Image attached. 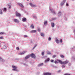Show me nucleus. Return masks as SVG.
<instances>
[{
	"label": "nucleus",
	"instance_id": "obj_1",
	"mask_svg": "<svg viewBox=\"0 0 75 75\" xmlns=\"http://www.w3.org/2000/svg\"><path fill=\"white\" fill-rule=\"evenodd\" d=\"M49 10L50 11H51L52 13H53V14H56V13L55 12V11H54L52 8H51V6H49Z\"/></svg>",
	"mask_w": 75,
	"mask_h": 75
},
{
	"label": "nucleus",
	"instance_id": "obj_2",
	"mask_svg": "<svg viewBox=\"0 0 75 75\" xmlns=\"http://www.w3.org/2000/svg\"><path fill=\"white\" fill-rule=\"evenodd\" d=\"M12 68H13L12 70L13 71H16V72H18V70L17 69V67H16L12 66Z\"/></svg>",
	"mask_w": 75,
	"mask_h": 75
},
{
	"label": "nucleus",
	"instance_id": "obj_3",
	"mask_svg": "<svg viewBox=\"0 0 75 75\" xmlns=\"http://www.w3.org/2000/svg\"><path fill=\"white\" fill-rule=\"evenodd\" d=\"M30 56L34 59H35V57H36L35 54H34L33 53H32L31 54H30Z\"/></svg>",
	"mask_w": 75,
	"mask_h": 75
},
{
	"label": "nucleus",
	"instance_id": "obj_4",
	"mask_svg": "<svg viewBox=\"0 0 75 75\" xmlns=\"http://www.w3.org/2000/svg\"><path fill=\"white\" fill-rule=\"evenodd\" d=\"M65 1H66V0H64L63 1H62L60 3L61 6H62L63 5H64V3H65Z\"/></svg>",
	"mask_w": 75,
	"mask_h": 75
},
{
	"label": "nucleus",
	"instance_id": "obj_5",
	"mask_svg": "<svg viewBox=\"0 0 75 75\" xmlns=\"http://www.w3.org/2000/svg\"><path fill=\"white\" fill-rule=\"evenodd\" d=\"M16 16H17V17H21V14L17 12H16Z\"/></svg>",
	"mask_w": 75,
	"mask_h": 75
},
{
	"label": "nucleus",
	"instance_id": "obj_6",
	"mask_svg": "<svg viewBox=\"0 0 75 75\" xmlns=\"http://www.w3.org/2000/svg\"><path fill=\"white\" fill-rule=\"evenodd\" d=\"M30 5L31 6V7H33L34 8L36 7V5H35L31 3L30 4Z\"/></svg>",
	"mask_w": 75,
	"mask_h": 75
},
{
	"label": "nucleus",
	"instance_id": "obj_7",
	"mask_svg": "<svg viewBox=\"0 0 75 75\" xmlns=\"http://www.w3.org/2000/svg\"><path fill=\"white\" fill-rule=\"evenodd\" d=\"M64 20L65 21H67V18L68 17V16L67 15L65 14L64 15Z\"/></svg>",
	"mask_w": 75,
	"mask_h": 75
},
{
	"label": "nucleus",
	"instance_id": "obj_8",
	"mask_svg": "<svg viewBox=\"0 0 75 75\" xmlns=\"http://www.w3.org/2000/svg\"><path fill=\"white\" fill-rule=\"evenodd\" d=\"M69 62L67 61L66 60V61H65V62H63V63L62 64H64V65H65V64H68Z\"/></svg>",
	"mask_w": 75,
	"mask_h": 75
},
{
	"label": "nucleus",
	"instance_id": "obj_9",
	"mask_svg": "<svg viewBox=\"0 0 75 75\" xmlns=\"http://www.w3.org/2000/svg\"><path fill=\"white\" fill-rule=\"evenodd\" d=\"M61 15H62V13H61V11H59L58 14V17H60Z\"/></svg>",
	"mask_w": 75,
	"mask_h": 75
},
{
	"label": "nucleus",
	"instance_id": "obj_10",
	"mask_svg": "<svg viewBox=\"0 0 75 75\" xmlns=\"http://www.w3.org/2000/svg\"><path fill=\"white\" fill-rule=\"evenodd\" d=\"M51 26L52 28H54V26H55V24L54 23H51Z\"/></svg>",
	"mask_w": 75,
	"mask_h": 75
},
{
	"label": "nucleus",
	"instance_id": "obj_11",
	"mask_svg": "<svg viewBox=\"0 0 75 75\" xmlns=\"http://www.w3.org/2000/svg\"><path fill=\"white\" fill-rule=\"evenodd\" d=\"M55 41L57 44H58L59 42V40L57 38H55Z\"/></svg>",
	"mask_w": 75,
	"mask_h": 75
},
{
	"label": "nucleus",
	"instance_id": "obj_12",
	"mask_svg": "<svg viewBox=\"0 0 75 75\" xmlns=\"http://www.w3.org/2000/svg\"><path fill=\"white\" fill-rule=\"evenodd\" d=\"M13 21L14 22H16V23H19V21H18V20L17 19H14Z\"/></svg>",
	"mask_w": 75,
	"mask_h": 75
},
{
	"label": "nucleus",
	"instance_id": "obj_13",
	"mask_svg": "<svg viewBox=\"0 0 75 75\" xmlns=\"http://www.w3.org/2000/svg\"><path fill=\"white\" fill-rule=\"evenodd\" d=\"M37 30H32L30 32V33H36Z\"/></svg>",
	"mask_w": 75,
	"mask_h": 75
},
{
	"label": "nucleus",
	"instance_id": "obj_14",
	"mask_svg": "<svg viewBox=\"0 0 75 75\" xmlns=\"http://www.w3.org/2000/svg\"><path fill=\"white\" fill-rule=\"evenodd\" d=\"M51 74L50 73H45L44 74V75H51Z\"/></svg>",
	"mask_w": 75,
	"mask_h": 75
},
{
	"label": "nucleus",
	"instance_id": "obj_15",
	"mask_svg": "<svg viewBox=\"0 0 75 75\" xmlns=\"http://www.w3.org/2000/svg\"><path fill=\"white\" fill-rule=\"evenodd\" d=\"M6 6L8 7L9 6V8H11V4H7Z\"/></svg>",
	"mask_w": 75,
	"mask_h": 75
},
{
	"label": "nucleus",
	"instance_id": "obj_16",
	"mask_svg": "<svg viewBox=\"0 0 75 75\" xmlns=\"http://www.w3.org/2000/svg\"><path fill=\"white\" fill-rule=\"evenodd\" d=\"M50 58H48L46 60H45V63H46V62H48L49 61H50Z\"/></svg>",
	"mask_w": 75,
	"mask_h": 75
},
{
	"label": "nucleus",
	"instance_id": "obj_17",
	"mask_svg": "<svg viewBox=\"0 0 75 75\" xmlns=\"http://www.w3.org/2000/svg\"><path fill=\"white\" fill-rule=\"evenodd\" d=\"M22 21L23 22H25L27 21V19L25 18H23Z\"/></svg>",
	"mask_w": 75,
	"mask_h": 75
},
{
	"label": "nucleus",
	"instance_id": "obj_18",
	"mask_svg": "<svg viewBox=\"0 0 75 75\" xmlns=\"http://www.w3.org/2000/svg\"><path fill=\"white\" fill-rule=\"evenodd\" d=\"M25 52H26V51H25L24 52L20 53L19 54L20 55H23V54H24L25 53Z\"/></svg>",
	"mask_w": 75,
	"mask_h": 75
},
{
	"label": "nucleus",
	"instance_id": "obj_19",
	"mask_svg": "<svg viewBox=\"0 0 75 75\" xmlns=\"http://www.w3.org/2000/svg\"><path fill=\"white\" fill-rule=\"evenodd\" d=\"M57 61H58V62H59V63H60L61 64H62L63 62H62L59 60H57Z\"/></svg>",
	"mask_w": 75,
	"mask_h": 75
},
{
	"label": "nucleus",
	"instance_id": "obj_20",
	"mask_svg": "<svg viewBox=\"0 0 75 75\" xmlns=\"http://www.w3.org/2000/svg\"><path fill=\"white\" fill-rule=\"evenodd\" d=\"M18 4L19 6H21V7L22 8H23L24 7V6H23V5L22 4L19 3Z\"/></svg>",
	"mask_w": 75,
	"mask_h": 75
},
{
	"label": "nucleus",
	"instance_id": "obj_21",
	"mask_svg": "<svg viewBox=\"0 0 75 75\" xmlns=\"http://www.w3.org/2000/svg\"><path fill=\"white\" fill-rule=\"evenodd\" d=\"M47 22L46 21H44V25H46L47 24Z\"/></svg>",
	"mask_w": 75,
	"mask_h": 75
},
{
	"label": "nucleus",
	"instance_id": "obj_22",
	"mask_svg": "<svg viewBox=\"0 0 75 75\" xmlns=\"http://www.w3.org/2000/svg\"><path fill=\"white\" fill-rule=\"evenodd\" d=\"M30 57V55H28L25 57V59H28V58H29Z\"/></svg>",
	"mask_w": 75,
	"mask_h": 75
},
{
	"label": "nucleus",
	"instance_id": "obj_23",
	"mask_svg": "<svg viewBox=\"0 0 75 75\" xmlns=\"http://www.w3.org/2000/svg\"><path fill=\"white\" fill-rule=\"evenodd\" d=\"M4 61V59H2V58H1V57H0V61H2V62H3Z\"/></svg>",
	"mask_w": 75,
	"mask_h": 75
},
{
	"label": "nucleus",
	"instance_id": "obj_24",
	"mask_svg": "<svg viewBox=\"0 0 75 75\" xmlns=\"http://www.w3.org/2000/svg\"><path fill=\"white\" fill-rule=\"evenodd\" d=\"M3 11L4 12L6 13V11H7V9H6V8H4L3 9Z\"/></svg>",
	"mask_w": 75,
	"mask_h": 75
},
{
	"label": "nucleus",
	"instance_id": "obj_25",
	"mask_svg": "<svg viewBox=\"0 0 75 75\" xmlns=\"http://www.w3.org/2000/svg\"><path fill=\"white\" fill-rule=\"evenodd\" d=\"M72 50H73V51L74 52L75 51V46H74L72 48Z\"/></svg>",
	"mask_w": 75,
	"mask_h": 75
},
{
	"label": "nucleus",
	"instance_id": "obj_26",
	"mask_svg": "<svg viewBox=\"0 0 75 75\" xmlns=\"http://www.w3.org/2000/svg\"><path fill=\"white\" fill-rule=\"evenodd\" d=\"M40 35L42 37H43V36H44V33H41Z\"/></svg>",
	"mask_w": 75,
	"mask_h": 75
},
{
	"label": "nucleus",
	"instance_id": "obj_27",
	"mask_svg": "<svg viewBox=\"0 0 75 75\" xmlns=\"http://www.w3.org/2000/svg\"><path fill=\"white\" fill-rule=\"evenodd\" d=\"M37 28L38 31H39V32H40L41 31V29H40V28L39 27H38Z\"/></svg>",
	"mask_w": 75,
	"mask_h": 75
},
{
	"label": "nucleus",
	"instance_id": "obj_28",
	"mask_svg": "<svg viewBox=\"0 0 75 75\" xmlns=\"http://www.w3.org/2000/svg\"><path fill=\"white\" fill-rule=\"evenodd\" d=\"M47 54H48L49 55L50 54H51V52H50L48 51H47Z\"/></svg>",
	"mask_w": 75,
	"mask_h": 75
},
{
	"label": "nucleus",
	"instance_id": "obj_29",
	"mask_svg": "<svg viewBox=\"0 0 75 75\" xmlns=\"http://www.w3.org/2000/svg\"><path fill=\"white\" fill-rule=\"evenodd\" d=\"M23 65H25V66L26 67H28V65L26 64L23 63Z\"/></svg>",
	"mask_w": 75,
	"mask_h": 75
},
{
	"label": "nucleus",
	"instance_id": "obj_30",
	"mask_svg": "<svg viewBox=\"0 0 75 75\" xmlns=\"http://www.w3.org/2000/svg\"><path fill=\"white\" fill-rule=\"evenodd\" d=\"M3 13L2 12V10L1 9H0V14H1Z\"/></svg>",
	"mask_w": 75,
	"mask_h": 75
},
{
	"label": "nucleus",
	"instance_id": "obj_31",
	"mask_svg": "<svg viewBox=\"0 0 75 75\" xmlns=\"http://www.w3.org/2000/svg\"><path fill=\"white\" fill-rule=\"evenodd\" d=\"M44 51H43L42 53V55L43 56H44Z\"/></svg>",
	"mask_w": 75,
	"mask_h": 75
},
{
	"label": "nucleus",
	"instance_id": "obj_32",
	"mask_svg": "<svg viewBox=\"0 0 75 75\" xmlns=\"http://www.w3.org/2000/svg\"><path fill=\"white\" fill-rule=\"evenodd\" d=\"M31 27H32V28H34V26L33 24H32L31 26Z\"/></svg>",
	"mask_w": 75,
	"mask_h": 75
},
{
	"label": "nucleus",
	"instance_id": "obj_33",
	"mask_svg": "<svg viewBox=\"0 0 75 75\" xmlns=\"http://www.w3.org/2000/svg\"><path fill=\"white\" fill-rule=\"evenodd\" d=\"M43 65V63H41L40 64L39 66V67H41V66H42V65Z\"/></svg>",
	"mask_w": 75,
	"mask_h": 75
},
{
	"label": "nucleus",
	"instance_id": "obj_34",
	"mask_svg": "<svg viewBox=\"0 0 75 75\" xmlns=\"http://www.w3.org/2000/svg\"><path fill=\"white\" fill-rule=\"evenodd\" d=\"M62 68H64V67H65V66L64 65H63L62 66Z\"/></svg>",
	"mask_w": 75,
	"mask_h": 75
},
{
	"label": "nucleus",
	"instance_id": "obj_35",
	"mask_svg": "<svg viewBox=\"0 0 75 75\" xmlns=\"http://www.w3.org/2000/svg\"><path fill=\"white\" fill-rule=\"evenodd\" d=\"M60 57L61 58H64V56L62 55H61Z\"/></svg>",
	"mask_w": 75,
	"mask_h": 75
},
{
	"label": "nucleus",
	"instance_id": "obj_36",
	"mask_svg": "<svg viewBox=\"0 0 75 75\" xmlns=\"http://www.w3.org/2000/svg\"><path fill=\"white\" fill-rule=\"evenodd\" d=\"M53 68H57V67L56 66H55L54 65H53Z\"/></svg>",
	"mask_w": 75,
	"mask_h": 75
},
{
	"label": "nucleus",
	"instance_id": "obj_37",
	"mask_svg": "<svg viewBox=\"0 0 75 75\" xmlns=\"http://www.w3.org/2000/svg\"><path fill=\"white\" fill-rule=\"evenodd\" d=\"M51 38L50 37L49 38L48 40L49 41H51Z\"/></svg>",
	"mask_w": 75,
	"mask_h": 75
},
{
	"label": "nucleus",
	"instance_id": "obj_38",
	"mask_svg": "<svg viewBox=\"0 0 75 75\" xmlns=\"http://www.w3.org/2000/svg\"><path fill=\"white\" fill-rule=\"evenodd\" d=\"M50 62H54V60H53V59H51L50 60Z\"/></svg>",
	"mask_w": 75,
	"mask_h": 75
},
{
	"label": "nucleus",
	"instance_id": "obj_39",
	"mask_svg": "<svg viewBox=\"0 0 75 75\" xmlns=\"http://www.w3.org/2000/svg\"><path fill=\"white\" fill-rule=\"evenodd\" d=\"M60 42H61V43H62V39L60 40Z\"/></svg>",
	"mask_w": 75,
	"mask_h": 75
},
{
	"label": "nucleus",
	"instance_id": "obj_40",
	"mask_svg": "<svg viewBox=\"0 0 75 75\" xmlns=\"http://www.w3.org/2000/svg\"><path fill=\"white\" fill-rule=\"evenodd\" d=\"M54 63L55 64H57V63H58V62L57 61H55L54 62Z\"/></svg>",
	"mask_w": 75,
	"mask_h": 75
},
{
	"label": "nucleus",
	"instance_id": "obj_41",
	"mask_svg": "<svg viewBox=\"0 0 75 75\" xmlns=\"http://www.w3.org/2000/svg\"><path fill=\"white\" fill-rule=\"evenodd\" d=\"M33 17H34V18H35V19H36V18H37V17L36 16H33Z\"/></svg>",
	"mask_w": 75,
	"mask_h": 75
},
{
	"label": "nucleus",
	"instance_id": "obj_42",
	"mask_svg": "<svg viewBox=\"0 0 75 75\" xmlns=\"http://www.w3.org/2000/svg\"><path fill=\"white\" fill-rule=\"evenodd\" d=\"M0 39L3 40V37H0Z\"/></svg>",
	"mask_w": 75,
	"mask_h": 75
},
{
	"label": "nucleus",
	"instance_id": "obj_43",
	"mask_svg": "<svg viewBox=\"0 0 75 75\" xmlns=\"http://www.w3.org/2000/svg\"><path fill=\"white\" fill-rule=\"evenodd\" d=\"M16 49L17 50H19V47H16Z\"/></svg>",
	"mask_w": 75,
	"mask_h": 75
},
{
	"label": "nucleus",
	"instance_id": "obj_44",
	"mask_svg": "<svg viewBox=\"0 0 75 75\" xmlns=\"http://www.w3.org/2000/svg\"><path fill=\"white\" fill-rule=\"evenodd\" d=\"M28 36L27 35H25L24 36V37L25 38V37H27Z\"/></svg>",
	"mask_w": 75,
	"mask_h": 75
},
{
	"label": "nucleus",
	"instance_id": "obj_45",
	"mask_svg": "<svg viewBox=\"0 0 75 75\" xmlns=\"http://www.w3.org/2000/svg\"><path fill=\"white\" fill-rule=\"evenodd\" d=\"M64 75H71V74H64Z\"/></svg>",
	"mask_w": 75,
	"mask_h": 75
},
{
	"label": "nucleus",
	"instance_id": "obj_46",
	"mask_svg": "<svg viewBox=\"0 0 75 75\" xmlns=\"http://www.w3.org/2000/svg\"><path fill=\"white\" fill-rule=\"evenodd\" d=\"M66 5L68 7V6H69V5H68V4H66Z\"/></svg>",
	"mask_w": 75,
	"mask_h": 75
},
{
	"label": "nucleus",
	"instance_id": "obj_47",
	"mask_svg": "<svg viewBox=\"0 0 75 75\" xmlns=\"http://www.w3.org/2000/svg\"><path fill=\"white\" fill-rule=\"evenodd\" d=\"M53 58H55V57H56V55H54L53 56Z\"/></svg>",
	"mask_w": 75,
	"mask_h": 75
},
{
	"label": "nucleus",
	"instance_id": "obj_48",
	"mask_svg": "<svg viewBox=\"0 0 75 75\" xmlns=\"http://www.w3.org/2000/svg\"><path fill=\"white\" fill-rule=\"evenodd\" d=\"M37 74H40V72H37Z\"/></svg>",
	"mask_w": 75,
	"mask_h": 75
},
{
	"label": "nucleus",
	"instance_id": "obj_49",
	"mask_svg": "<svg viewBox=\"0 0 75 75\" xmlns=\"http://www.w3.org/2000/svg\"><path fill=\"white\" fill-rule=\"evenodd\" d=\"M37 45L36 44L34 46L35 47H37Z\"/></svg>",
	"mask_w": 75,
	"mask_h": 75
},
{
	"label": "nucleus",
	"instance_id": "obj_50",
	"mask_svg": "<svg viewBox=\"0 0 75 75\" xmlns=\"http://www.w3.org/2000/svg\"><path fill=\"white\" fill-rule=\"evenodd\" d=\"M3 34V33H0V34L1 35V34Z\"/></svg>",
	"mask_w": 75,
	"mask_h": 75
},
{
	"label": "nucleus",
	"instance_id": "obj_51",
	"mask_svg": "<svg viewBox=\"0 0 75 75\" xmlns=\"http://www.w3.org/2000/svg\"><path fill=\"white\" fill-rule=\"evenodd\" d=\"M56 19V18H54L52 19L53 20H55Z\"/></svg>",
	"mask_w": 75,
	"mask_h": 75
},
{
	"label": "nucleus",
	"instance_id": "obj_52",
	"mask_svg": "<svg viewBox=\"0 0 75 75\" xmlns=\"http://www.w3.org/2000/svg\"><path fill=\"white\" fill-rule=\"evenodd\" d=\"M60 72H61V70H59L58 71V72H59V73Z\"/></svg>",
	"mask_w": 75,
	"mask_h": 75
},
{
	"label": "nucleus",
	"instance_id": "obj_53",
	"mask_svg": "<svg viewBox=\"0 0 75 75\" xmlns=\"http://www.w3.org/2000/svg\"><path fill=\"white\" fill-rule=\"evenodd\" d=\"M35 46L33 47V49H34V48H35Z\"/></svg>",
	"mask_w": 75,
	"mask_h": 75
},
{
	"label": "nucleus",
	"instance_id": "obj_54",
	"mask_svg": "<svg viewBox=\"0 0 75 75\" xmlns=\"http://www.w3.org/2000/svg\"><path fill=\"white\" fill-rule=\"evenodd\" d=\"M74 58V57H73L72 58V59H73Z\"/></svg>",
	"mask_w": 75,
	"mask_h": 75
},
{
	"label": "nucleus",
	"instance_id": "obj_55",
	"mask_svg": "<svg viewBox=\"0 0 75 75\" xmlns=\"http://www.w3.org/2000/svg\"><path fill=\"white\" fill-rule=\"evenodd\" d=\"M21 10L22 11H23V9H21Z\"/></svg>",
	"mask_w": 75,
	"mask_h": 75
},
{
	"label": "nucleus",
	"instance_id": "obj_56",
	"mask_svg": "<svg viewBox=\"0 0 75 75\" xmlns=\"http://www.w3.org/2000/svg\"><path fill=\"white\" fill-rule=\"evenodd\" d=\"M69 65L70 66V65H71V64L70 63L69 64Z\"/></svg>",
	"mask_w": 75,
	"mask_h": 75
},
{
	"label": "nucleus",
	"instance_id": "obj_57",
	"mask_svg": "<svg viewBox=\"0 0 75 75\" xmlns=\"http://www.w3.org/2000/svg\"><path fill=\"white\" fill-rule=\"evenodd\" d=\"M75 0H72V1H74Z\"/></svg>",
	"mask_w": 75,
	"mask_h": 75
},
{
	"label": "nucleus",
	"instance_id": "obj_58",
	"mask_svg": "<svg viewBox=\"0 0 75 75\" xmlns=\"http://www.w3.org/2000/svg\"><path fill=\"white\" fill-rule=\"evenodd\" d=\"M10 75H13V74H11Z\"/></svg>",
	"mask_w": 75,
	"mask_h": 75
},
{
	"label": "nucleus",
	"instance_id": "obj_59",
	"mask_svg": "<svg viewBox=\"0 0 75 75\" xmlns=\"http://www.w3.org/2000/svg\"><path fill=\"white\" fill-rule=\"evenodd\" d=\"M27 1H28L29 0H27Z\"/></svg>",
	"mask_w": 75,
	"mask_h": 75
},
{
	"label": "nucleus",
	"instance_id": "obj_60",
	"mask_svg": "<svg viewBox=\"0 0 75 75\" xmlns=\"http://www.w3.org/2000/svg\"><path fill=\"white\" fill-rule=\"evenodd\" d=\"M5 48H6V46H5Z\"/></svg>",
	"mask_w": 75,
	"mask_h": 75
}]
</instances>
